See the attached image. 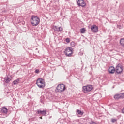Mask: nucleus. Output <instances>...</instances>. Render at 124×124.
Returning <instances> with one entry per match:
<instances>
[{"label":"nucleus","instance_id":"9d476101","mask_svg":"<svg viewBox=\"0 0 124 124\" xmlns=\"http://www.w3.org/2000/svg\"><path fill=\"white\" fill-rule=\"evenodd\" d=\"M114 98L117 100L120 99V98H123V93L115 94L114 96Z\"/></svg>","mask_w":124,"mask_h":124},{"label":"nucleus","instance_id":"4be33fe9","mask_svg":"<svg viewBox=\"0 0 124 124\" xmlns=\"http://www.w3.org/2000/svg\"><path fill=\"white\" fill-rule=\"evenodd\" d=\"M117 28H118V29H122L123 26L121 25V24L117 25Z\"/></svg>","mask_w":124,"mask_h":124},{"label":"nucleus","instance_id":"f03ea898","mask_svg":"<svg viewBox=\"0 0 124 124\" xmlns=\"http://www.w3.org/2000/svg\"><path fill=\"white\" fill-rule=\"evenodd\" d=\"M36 84L39 88H43L45 87V81L42 78H39L37 80Z\"/></svg>","mask_w":124,"mask_h":124},{"label":"nucleus","instance_id":"7ed1b4c3","mask_svg":"<svg viewBox=\"0 0 124 124\" xmlns=\"http://www.w3.org/2000/svg\"><path fill=\"white\" fill-rule=\"evenodd\" d=\"M64 53L67 57H71L72 54H73V48L71 47H67L65 49Z\"/></svg>","mask_w":124,"mask_h":124},{"label":"nucleus","instance_id":"2eb2a0df","mask_svg":"<svg viewBox=\"0 0 124 124\" xmlns=\"http://www.w3.org/2000/svg\"><path fill=\"white\" fill-rule=\"evenodd\" d=\"M120 44L121 46H124V38H121L120 40Z\"/></svg>","mask_w":124,"mask_h":124},{"label":"nucleus","instance_id":"0eeeda50","mask_svg":"<svg viewBox=\"0 0 124 124\" xmlns=\"http://www.w3.org/2000/svg\"><path fill=\"white\" fill-rule=\"evenodd\" d=\"M77 4L78 6H81V7H85L87 4H86V2L84 1V0H78L77 2Z\"/></svg>","mask_w":124,"mask_h":124},{"label":"nucleus","instance_id":"b1692460","mask_svg":"<svg viewBox=\"0 0 124 124\" xmlns=\"http://www.w3.org/2000/svg\"><path fill=\"white\" fill-rule=\"evenodd\" d=\"M122 97L124 98V93H122Z\"/></svg>","mask_w":124,"mask_h":124},{"label":"nucleus","instance_id":"20e7f679","mask_svg":"<svg viewBox=\"0 0 124 124\" xmlns=\"http://www.w3.org/2000/svg\"><path fill=\"white\" fill-rule=\"evenodd\" d=\"M123 71H124L123 66L120 63L118 64L115 68V72L117 74H122Z\"/></svg>","mask_w":124,"mask_h":124},{"label":"nucleus","instance_id":"aec40b11","mask_svg":"<svg viewBox=\"0 0 124 124\" xmlns=\"http://www.w3.org/2000/svg\"><path fill=\"white\" fill-rule=\"evenodd\" d=\"M115 122H117V119H114V118L111 119V122L112 123H115Z\"/></svg>","mask_w":124,"mask_h":124},{"label":"nucleus","instance_id":"6e6552de","mask_svg":"<svg viewBox=\"0 0 124 124\" xmlns=\"http://www.w3.org/2000/svg\"><path fill=\"white\" fill-rule=\"evenodd\" d=\"M91 30L92 32L95 33L98 31V27H97L95 24H93L91 26Z\"/></svg>","mask_w":124,"mask_h":124},{"label":"nucleus","instance_id":"423d86ee","mask_svg":"<svg viewBox=\"0 0 124 124\" xmlns=\"http://www.w3.org/2000/svg\"><path fill=\"white\" fill-rule=\"evenodd\" d=\"M56 90L59 93H62L65 91V85L63 84H59L57 87Z\"/></svg>","mask_w":124,"mask_h":124},{"label":"nucleus","instance_id":"9b49d317","mask_svg":"<svg viewBox=\"0 0 124 124\" xmlns=\"http://www.w3.org/2000/svg\"><path fill=\"white\" fill-rule=\"evenodd\" d=\"M115 71H116V69H115V67H114L113 66H111L108 69V72L110 74H113L115 73Z\"/></svg>","mask_w":124,"mask_h":124},{"label":"nucleus","instance_id":"393cba45","mask_svg":"<svg viewBox=\"0 0 124 124\" xmlns=\"http://www.w3.org/2000/svg\"><path fill=\"white\" fill-rule=\"evenodd\" d=\"M40 119H42V117H40Z\"/></svg>","mask_w":124,"mask_h":124},{"label":"nucleus","instance_id":"a211bd4d","mask_svg":"<svg viewBox=\"0 0 124 124\" xmlns=\"http://www.w3.org/2000/svg\"><path fill=\"white\" fill-rule=\"evenodd\" d=\"M77 113L78 114V115H83L84 112L81 111V110L78 109L77 110Z\"/></svg>","mask_w":124,"mask_h":124},{"label":"nucleus","instance_id":"6ab92c4d","mask_svg":"<svg viewBox=\"0 0 124 124\" xmlns=\"http://www.w3.org/2000/svg\"><path fill=\"white\" fill-rule=\"evenodd\" d=\"M71 47H74L75 46V43L74 42H71Z\"/></svg>","mask_w":124,"mask_h":124},{"label":"nucleus","instance_id":"4468645a","mask_svg":"<svg viewBox=\"0 0 124 124\" xmlns=\"http://www.w3.org/2000/svg\"><path fill=\"white\" fill-rule=\"evenodd\" d=\"M11 81V78L7 77L4 78V82H6V84H8L9 82Z\"/></svg>","mask_w":124,"mask_h":124},{"label":"nucleus","instance_id":"f3484780","mask_svg":"<svg viewBox=\"0 0 124 124\" xmlns=\"http://www.w3.org/2000/svg\"><path fill=\"white\" fill-rule=\"evenodd\" d=\"M86 32V29L82 28L80 29V33H85Z\"/></svg>","mask_w":124,"mask_h":124},{"label":"nucleus","instance_id":"f257e3e1","mask_svg":"<svg viewBox=\"0 0 124 124\" xmlns=\"http://www.w3.org/2000/svg\"><path fill=\"white\" fill-rule=\"evenodd\" d=\"M30 22L32 26L36 27V26H38L39 23H40V18L36 16L32 15L31 18Z\"/></svg>","mask_w":124,"mask_h":124},{"label":"nucleus","instance_id":"f8f14e48","mask_svg":"<svg viewBox=\"0 0 124 124\" xmlns=\"http://www.w3.org/2000/svg\"><path fill=\"white\" fill-rule=\"evenodd\" d=\"M37 114L38 115H43V116H46L47 114V111L46 110H37Z\"/></svg>","mask_w":124,"mask_h":124},{"label":"nucleus","instance_id":"5701e85b","mask_svg":"<svg viewBox=\"0 0 124 124\" xmlns=\"http://www.w3.org/2000/svg\"><path fill=\"white\" fill-rule=\"evenodd\" d=\"M35 72L36 73H37V74L39 73V69H36V70H35Z\"/></svg>","mask_w":124,"mask_h":124},{"label":"nucleus","instance_id":"ddd939ff","mask_svg":"<svg viewBox=\"0 0 124 124\" xmlns=\"http://www.w3.org/2000/svg\"><path fill=\"white\" fill-rule=\"evenodd\" d=\"M1 111L4 114H7V112H8V109L5 107H4L1 108Z\"/></svg>","mask_w":124,"mask_h":124},{"label":"nucleus","instance_id":"dca6fc26","mask_svg":"<svg viewBox=\"0 0 124 124\" xmlns=\"http://www.w3.org/2000/svg\"><path fill=\"white\" fill-rule=\"evenodd\" d=\"M19 83H20V79L19 78L13 81L14 85H17V84H19Z\"/></svg>","mask_w":124,"mask_h":124},{"label":"nucleus","instance_id":"412c9836","mask_svg":"<svg viewBox=\"0 0 124 124\" xmlns=\"http://www.w3.org/2000/svg\"><path fill=\"white\" fill-rule=\"evenodd\" d=\"M66 42H67V43H69L70 42V39L66 38Z\"/></svg>","mask_w":124,"mask_h":124},{"label":"nucleus","instance_id":"1a4fd4ad","mask_svg":"<svg viewBox=\"0 0 124 124\" xmlns=\"http://www.w3.org/2000/svg\"><path fill=\"white\" fill-rule=\"evenodd\" d=\"M53 29L54 31H57L58 32H59V31H62L63 30L62 27H58V26H53Z\"/></svg>","mask_w":124,"mask_h":124},{"label":"nucleus","instance_id":"39448f33","mask_svg":"<svg viewBox=\"0 0 124 124\" xmlns=\"http://www.w3.org/2000/svg\"><path fill=\"white\" fill-rule=\"evenodd\" d=\"M92 90H93V86H92L91 85L84 86L82 87V92H83L84 93H87L91 92Z\"/></svg>","mask_w":124,"mask_h":124}]
</instances>
